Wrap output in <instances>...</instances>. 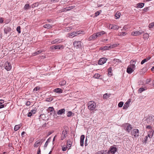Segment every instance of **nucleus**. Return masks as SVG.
Instances as JSON below:
<instances>
[{"instance_id":"obj_1","label":"nucleus","mask_w":154,"mask_h":154,"mask_svg":"<svg viewBox=\"0 0 154 154\" xmlns=\"http://www.w3.org/2000/svg\"><path fill=\"white\" fill-rule=\"evenodd\" d=\"M88 109L90 110H94L96 107V104L93 101H89L88 103Z\"/></svg>"},{"instance_id":"obj_2","label":"nucleus","mask_w":154,"mask_h":154,"mask_svg":"<svg viewBox=\"0 0 154 154\" xmlns=\"http://www.w3.org/2000/svg\"><path fill=\"white\" fill-rule=\"evenodd\" d=\"M117 151V149L116 147L112 146L110 147L109 150L106 152V153L107 154H115Z\"/></svg>"},{"instance_id":"obj_3","label":"nucleus","mask_w":154,"mask_h":154,"mask_svg":"<svg viewBox=\"0 0 154 154\" xmlns=\"http://www.w3.org/2000/svg\"><path fill=\"white\" fill-rule=\"evenodd\" d=\"M68 130L67 128H65L61 134V140H63L67 136Z\"/></svg>"},{"instance_id":"obj_4","label":"nucleus","mask_w":154,"mask_h":154,"mask_svg":"<svg viewBox=\"0 0 154 154\" xmlns=\"http://www.w3.org/2000/svg\"><path fill=\"white\" fill-rule=\"evenodd\" d=\"M135 67V66L134 64H132L129 66L127 68V72L129 74H131L134 71L133 69H134Z\"/></svg>"},{"instance_id":"obj_5","label":"nucleus","mask_w":154,"mask_h":154,"mask_svg":"<svg viewBox=\"0 0 154 154\" xmlns=\"http://www.w3.org/2000/svg\"><path fill=\"white\" fill-rule=\"evenodd\" d=\"M123 125L125 127V129L128 133L130 132L131 129L132 128V126L129 123H125Z\"/></svg>"},{"instance_id":"obj_6","label":"nucleus","mask_w":154,"mask_h":154,"mask_svg":"<svg viewBox=\"0 0 154 154\" xmlns=\"http://www.w3.org/2000/svg\"><path fill=\"white\" fill-rule=\"evenodd\" d=\"M131 135L135 138L138 137L139 136V130L137 129H133L131 132Z\"/></svg>"},{"instance_id":"obj_7","label":"nucleus","mask_w":154,"mask_h":154,"mask_svg":"<svg viewBox=\"0 0 154 154\" xmlns=\"http://www.w3.org/2000/svg\"><path fill=\"white\" fill-rule=\"evenodd\" d=\"M4 67L7 71H10L12 68V66L10 63L8 61L6 62L4 64Z\"/></svg>"},{"instance_id":"obj_8","label":"nucleus","mask_w":154,"mask_h":154,"mask_svg":"<svg viewBox=\"0 0 154 154\" xmlns=\"http://www.w3.org/2000/svg\"><path fill=\"white\" fill-rule=\"evenodd\" d=\"M50 48L52 50L60 49L63 48V46L62 45H54L51 46L50 47Z\"/></svg>"},{"instance_id":"obj_9","label":"nucleus","mask_w":154,"mask_h":154,"mask_svg":"<svg viewBox=\"0 0 154 154\" xmlns=\"http://www.w3.org/2000/svg\"><path fill=\"white\" fill-rule=\"evenodd\" d=\"M73 45L74 47L76 48H80L81 46V42L79 41H75L73 43Z\"/></svg>"},{"instance_id":"obj_10","label":"nucleus","mask_w":154,"mask_h":154,"mask_svg":"<svg viewBox=\"0 0 154 154\" xmlns=\"http://www.w3.org/2000/svg\"><path fill=\"white\" fill-rule=\"evenodd\" d=\"M107 60V59L106 57H102L98 61V64L99 65H103L105 63Z\"/></svg>"},{"instance_id":"obj_11","label":"nucleus","mask_w":154,"mask_h":154,"mask_svg":"<svg viewBox=\"0 0 154 154\" xmlns=\"http://www.w3.org/2000/svg\"><path fill=\"white\" fill-rule=\"evenodd\" d=\"M143 33L142 31H135V32H132L131 35H132L137 36Z\"/></svg>"},{"instance_id":"obj_12","label":"nucleus","mask_w":154,"mask_h":154,"mask_svg":"<svg viewBox=\"0 0 154 154\" xmlns=\"http://www.w3.org/2000/svg\"><path fill=\"white\" fill-rule=\"evenodd\" d=\"M63 39H61L59 38L55 39L51 42L52 44H54L56 43H60L63 42Z\"/></svg>"},{"instance_id":"obj_13","label":"nucleus","mask_w":154,"mask_h":154,"mask_svg":"<svg viewBox=\"0 0 154 154\" xmlns=\"http://www.w3.org/2000/svg\"><path fill=\"white\" fill-rule=\"evenodd\" d=\"M85 138V136L84 135H82L81 136L80 139V146H84V140Z\"/></svg>"},{"instance_id":"obj_14","label":"nucleus","mask_w":154,"mask_h":154,"mask_svg":"<svg viewBox=\"0 0 154 154\" xmlns=\"http://www.w3.org/2000/svg\"><path fill=\"white\" fill-rule=\"evenodd\" d=\"M4 32L5 33L7 34L11 30V29L10 27H6L4 29Z\"/></svg>"},{"instance_id":"obj_15","label":"nucleus","mask_w":154,"mask_h":154,"mask_svg":"<svg viewBox=\"0 0 154 154\" xmlns=\"http://www.w3.org/2000/svg\"><path fill=\"white\" fill-rule=\"evenodd\" d=\"M96 35V33L93 34L89 37L88 39V40L89 41H91L92 40L95 39L97 37V36Z\"/></svg>"},{"instance_id":"obj_16","label":"nucleus","mask_w":154,"mask_h":154,"mask_svg":"<svg viewBox=\"0 0 154 154\" xmlns=\"http://www.w3.org/2000/svg\"><path fill=\"white\" fill-rule=\"evenodd\" d=\"M101 49L103 50H109L111 49V47L109 46V45L107 44L106 46L101 47L100 48Z\"/></svg>"},{"instance_id":"obj_17","label":"nucleus","mask_w":154,"mask_h":154,"mask_svg":"<svg viewBox=\"0 0 154 154\" xmlns=\"http://www.w3.org/2000/svg\"><path fill=\"white\" fill-rule=\"evenodd\" d=\"M63 91V90L59 88H55L53 90V91L54 92H55L58 94H61L62 93Z\"/></svg>"},{"instance_id":"obj_18","label":"nucleus","mask_w":154,"mask_h":154,"mask_svg":"<svg viewBox=\"0 0 154 154\" xmlns=\"http://www.w3.org/2000/svg\"><path fill=\"white\" fill-rule=\"evenodd\" d=\"M42 143V142H41V141L40 140H37L35 142L34 144V146L35 147H37L39 145H41Z\"/></svg>"},{"instance_id":"obj_19","label":"nucleus","mask_w":154,"mask_h":154,"mask_svg":"<svg viewBox=\"0 0 154 154\" xmlns=\"http://www.w3.org/2000/svg\"><path fill=\"white\" fill-rule=\"evenodd\" d=\"M93 77L95 79H102V75H101L99 73H96L95 74Z\"/></svg>"},{"instance_id":"obj_20","label":"nucleus","mask_w":154,"mask_h":154,"mask_svg":"<svg viewBox=\"0 0 154 154\" xmlns=\"http://www.w3.org/2000/svg\"><path fill=\"white\" fill-rule=\"evenodd\" d=\"M106 150H104L99 151L97 152L95 154H107L106 153Z\"/></svg>"},{"instance_id":"obj_21","label":"nucleus","mask_w":154,"mask_h":154,"mask_svg":"<svg viewBox=\"0 0 154 154\" xmlns=\"http://www.w3.org/2000/svg\"><path fill=\"white\" fill-rule=\"evenodd\" d=\"M65 109H62L59 110L57 112V114L58 115H62L63 113H64Z\"/></svg>"},{"instance_id":"obj_22","label":"nucleus","mask_w":154,"mask_h":154,"mask_svg":"<svg viewBox=\"0 0 154 154\" xmlns=\"http://www.w3.org/2000/svg\"><path fill=\"white\" fill-rule=\"evenodd\" d=\"M105 33V32L103 31H101L99 32H97L96 33V35L97 37H100L102 35L104 34Z\"/></svg>"},{"instance_id":"obj_23","label":"nucleus","mask_w":154,"mask_h":154,"mask_svg":"<svg viewBox=\"0 0 154 154\" xmlns=\"http://www.w3.org/2000/svg\"><path fill=\"white\" fill-rule=\"evenodd\" d=\"M130 103V102L127 101L126 102L125 104L123 107V109H127L128 107L129 106V104Z\"/></svg>"},{"instance_id":"obj_24","label":"nucleus","mask_w":154,"mask_h":154,"mask_svg":"<svg viewBox=\"0 0 154 154\" xmlns=\"http://www.w3.org/2000/svg\"><path fill=\"white\" fill-rule=\"evenodd\" d=\"M72 142L70 141V140H67L66 146L70 148L72 146Z\"/></svg>"},{"instance_id":"obj_25","label":"nucleus","mask_w":154,"mask_h":154,"mask_svg":"<svg viewBox=\"0 0 154 154\" xmlns=\"http://www.w3.org/2000/svg\"><path fill=\"white\" fill-rule=\"evenodd\" d=\"M153 134V132L152 131V130L149 131L148 134L147 136L149 137V139L151 138Z\"/></svg>"},{"instance_id":"obj_26","label":"nucleus","mask_w":154,"mask_h":154,"mask_svg":"<svg viewBox=\"0 0 154 154\" xmlns=\"http://www.w3.org/2000/svg\"><path fill=\"white\" fill-rule=\"evenodd\" d=\"M48 112H51L50 114H52L53 113V111H54V109L53 107H50L47 109Z\"/></svg>"},{"instance_id":"obj_27","label":"nucleus","mask_w":154,"mask_h":154,"mask_svg":"<svg viewBox=\"0 0 154 154\" xmlns=\"http://www.w3.org/2000/svg\"><path fill=\"white\" fill-rule=\"evenodd\" d=\"M137 5V8H141L144 6V4L143 3H139Z\"/></svg>"},{"instance_id":"obj_28","label":"nucleus","mask_w":154,"mask_h":154,"mask_svg":"<svg viewBox=\"0 0 154 154\" xmlns=\"http://www.w3.org/2000/svg\"><path fill=\"white\" fill-rule=\"evenodd\" d=\"M75 7V6H72L66 7V8H65V9L66 11H68L70 10H71L74 8Z\"/></svg>"},{"instance_id":"obj_29","label":"nucleus","mask_w":154,"mask_h":154,"mask_svg":"<svg viewBox=\"0 0 154 154\" xmlns=\"http://www.w3.org/2000/svg\"><path fill=\"white\" fill-rule=\"evenodd\" d=\"M75 36V33L73 32L72 33L68 34V37L69 38H72Z\"/></svg>"},{"instance_id":"obj_30","label":"nucleus","mask_w":154,"mask_h":154,"mask_svg":"<svg viewBox=\"0 0 154 154\" xmlns=\"http://www.w3.org/2000/svg\"><path fill=\"white\" fill-rule=\"evenodd\" d=\"M43 27L44 28H47L48 29H51L52 28V26L49 24H46L44 25Z\"/></svg>"},{"instance_id":"obj_31","label":"nucleus","mask_w":154,"mask_h":154,"mask_svg":"<svg viewBox=\"0 0 154 154\" xmlns=\"http://www.w3.org/2000/svg\"><path fill=\"white\" fill-rule=\"evenodd\" d=\"M66 83V82L64 80H61L59 82V84L60 85H64Z\"/></svg>"},{"instance_id":"obj_32","label":"nucleus","mask_w":154,"mask_h":154,"mask_svg":"<svg viewBox=\"0 0 154 154\" xmlns=\"http://www.w3.org/2000/svg\"><path fill=\"white\" fill-rule=\"evenodd\" d=\"M121 15V13L120 12L118 11L115 14V17H116V19L119 18Z\"/></svg>"},{"instance_id":"obj_33","label":"nucleus","mask_w":154,"mask_h":154,"mask_svg":"<svg viewBox=\"0 0 154 154\" xmlns=\"http://www.w3.org/2000/svg\"><path fill=\"white\" fill-rule=\"evenodd\" d=\"M21 126V125H16L15 126L14 128V130L15 131H17L18 130H19Z\"/></svg>"},{"instance_id":"obj_34","label":"nucleus","mask_w":154,"mask_h":154,"mask_svg":"<svg viewBox=\"0 0 154 154\" xmlns=\"http://www.w3.org/2000/svg\"><path fill=\"white\" fill-rule=\"evenodd\" d=\"M148 137H148V136H146L144 138V140H143L142 141L143 143H145V144L146 143H147V142H148Z\"/></svg>"},{"instance_id":"obj_35","label":"nucleus","mask_w":154,"mask_h":154,"mask_svg":"<svg viewBox=\"0 0 154 154\" xmlns=\"http://www.w3.org/2000/svg\"><path fill=\"white\" fill-rule=\"evenodd\" d=\"M109 97V95L107 93H106L103 95V98L104 99H107Z\"/></svg>"},{"instance_id":"obj_36","label":"nucleus","mask_w":154,"mask_h":154,"mask_svg":"<svg viewBox=\"0 0 154 154\" xmlns=\"http://www.w3.org/2000/svg\"><path fill=\"white\" fill-rule=\"evenodd\" d=\"M74 115V113L72 112L71 111H69L67 113V116L68 117H70L73 116Z\"/></svg>"},{"instance_id":"obj_37","label":"nucleus","mask_w":154,"mask_h":154,"mask_svg":"<svg viewBox=\"0 0 154 154\" xmlns=\"http://www.w3.org/2000/svg\"><path fill=\"white\" fill-rule=\"evenodd\" d=\"M51 140V138L50 137L47 140L46 142H45V145H44V147H46L47 146V145H48V143H49Z\"/></svg>"},{"instance_id":"obj_38","label":"nucleus","mask_w":154,"mask_h":154,"mask_svg":"<svg viewBox=\"0 0 154 154\" xmlns=\"http://www.w3.org/2000/svg\"><path fill=\"white\" fill-rule=\"evenodd\" d=\"M119 27L116 25H112V27L111 28V29H113L114 30H116V29L117 30V29H119Z\"/></svg>"},{"instance_id":"obj_39","label":"nucleus","mask_w":154,"mask_h":154,"mask_svg":"<svg viewBox=\"0 0 154 154\" xmlns=\"http://www.w3.org/2000/svg\"><path fill=\"white\" fill-rule=\"evenodd\" d=\"M42 52V50H39L37 51L36 52L33 53V56H35L38 54L41 53Z\"/></svg>"},{"instance_id":"obj_40","label":"nucleus","mask_w":154,"mask_h":154,"mask_svg":"<svg viewBox=\"0 0 154 154\" xmlns=\"http://www.w3.org/2000/svg\"><path fill=\"white\" fill-rule=\"evenodd\" d=\"M37 110V108L36 107H35L33 109L31 110L30 112H31L32 114L33 115L36 112Z\"/></svg>"},{"instance_id":"obj_41","label":"nucleus","mask_w":154,"mask_h":154,"mask_svg":"<svg viewBox=\"0 0 154 154\" xmlns=\"http://www.w3.org/2000/svg\"><path fill=\"white\" fill-rule=\"evenodd\" d=\"M30 7L29 6V4H27L25 5L24 7V9L25 10H27L29 9Z\"/></svg>"},{"instance_id":"obj_42","label":"nucleus","mask_w":154,"mask_h":154,"mask_svg":"<svg viewBox=\"0 0 154 154\" xmlns=\"http://www.w3.org/2000/svg\"><path fill=\"white\" fill-rule=\"evenodd\" d=\"M127 33L125 32H120L118 34V35L120 36H124L125 35H126Z\"/></svg>"},{"instance_id":"obj_43","label":"nucleus","mask_w":154,"mask_h":154,"mask_svg":"<svg viewBox=\"0 0 154 154\" xmlns=\"http://www.w3.org/2000/svg\"><path fill=\"white\" fill-rule=\"evenodd\" d=\"M75 32V36L77 35H79L81 33H82L84 32L83 31H76V32Z\"/></svg>"},{"instance_id":"obj_44","label":"nucleus","mask_w":154,"mask_h":154,"mask_svg":"<svg viewBox=\"0 0 154 154\" xmlns=\"http://www.w3.org/2000/svg\"><path fill=\"white\" fill-rule=\"evenodd\" d=\"M145 90V89L142 88H140L138 90V92L139 93H141L142 92Z\"/></svg>"},{"instance_id":"obj_45","label":"nucleus","mask_w":154,"mask_h":154,"mask_svg":"<svg viewBox=\"0 0 154 154\" xmlns=\"http://www.w3.org/2000/svg\"><path fill=\"white\" fill-rule=\"evenodd\" d=\"M62 151H65L66 150L68 147L64 145L63 146H62Z\"/></svg>"},{"instance_id":"obj_46","label":"nucleus","mask_w":154,"mask_h":154,"mask_svg":"<svg viewBox=\"0 0 154 154\" xmlns=\"http://www.w3.org/2000/svg\"><path fill=\"white\" fill-rule=\"evenodd\" d=\"M40 89L38 87H35L33 89V92L34 93H36L37 92V91L39 90Z\"/></svg>"},{"instance_id":"obj_47","label":"nucleus","mask_w":154,"mask_h":154,"mask_svg":"<svg viewBox=\"0 0 154 154\" xmlns=\"http://www.w3.org/2000/svg\"><path fill=\"white\" fill-rule=\"evenodd\" d=\"M123 102L122 101L120 102L118 104V106L119 107H122L123 105Z\"/></svg>"},{"instance_id":"obj_48","label":"nucleus","mask_w":154,"mask_h":154,"mask_svg":"<svg viewBox=\"0 0 154 154\" xmlns=\"http://www.w3.org/2000/svg\"><path fill=\"white\" fill-rule=\"evenodd\" d=\"M112 69L111 67H110L108 70V73L109 75H111V73H112Z\"/></svg>"},{"instance_id":"obj_49","label":"nucleus","mask_w":154,"mask_h":154,"mask_svg":"<svg viewBox=\"0 0 154 154\" xmlns=\"http://www.w3.org/2000/svg\"><path fill=\"white\" fill-rule=\"evenodd\" d=\"M154 26V22H152L150 23L149 26V28H152Z\"/></svg>"},{"instance_id":"obj_50","label":"nucleus","mask_w":154,"mask_h":154,"mask_svg":"<svg viewBox=\"0 0 154 154\" xmlns=\"http://www.w3.org/2000/svg\"><path fill=\"white\" fill-rule=\"evenodd\" d=\"M16 29L18 33H20V26H18L17 27Z\"/></svg>"},{"instance_id":"obj_51","label":"nucleus","mask_w":154,"mask_h":154,"mask_svg":"<svg viewBox=\"0 0 154 154\" xmlns=\"http://www.w3.org/2000/svg\"><path fill=\"white\" fill-rule=\"evenodd\" d=\"M148 36H149V35L147 33H145V34H144V35H143V38H148Z\"/></svg>"},{"instance_id":"obj_52","label":"nucleus","mask_w":154,"mask_h":154,"mask_svg":"<svg viewBox=\"0 0 154 154\" xmlns=\"http://www.w3.org/2000/svg\"><path fill=\"white\" fill-rule=\"evenodd\" d=\"M147 61L146 60V59H144L141 62V64H143V63H145L147 62Z\"/></svg>"},{"instance_id":"obj_53","label":"nucleus","mask_w":154,"mask_h":154,"mask_svg":"<svg viewBox=\"0 0 154 154\" xmlns=\"http://www.w3.org/2000/svg\"><path fill=\"white\" fill-rule=\"evenodd\" d=\"M117 46V45L116 44H113L112 45H109V46L111 47V49L113 48L114 47H116Z\"/></svg>"},{"instance_id":"obj_54","label":"nucleus","mask_w":154,"mask_h":154,"mask_svg":"<svg viewBox=\"0 0 154 154\" xmlns=\"http://www.w3.org/2000/svg\"><path fill=\"white\" fill-rule=\"evenodd\" d=\"M152 126L151 125H147L146 127V128L148 129H150V131L152 130Z\"/></svg>"},{"instance_id":"obj_55","label":"nucleus","mask_w":154,"mask_h":154,"mask_svg":"<svg viewBox=\"0 0 154 154\" xmlns=\"http://www.w3.org/2000/svg\"><path fill=\"white\" fill-rule=\"evenodd\" d=\"M100 14V12L99 11H97L95 13V16L96 17L98 16Z\"/></svg>"},{"instance_id":"obj_56","label":"nucleus","mask_w":154,"mask_h":154,"mask_svg":"<svg viewBox=\"0 0 154 154\" xmlns=\"http://www.w3.org/2000/svg\"><path fill=\"white\" fill-rule=\"evenodd\" d=\"M31 103L29 101H27L26 102V106H29L30 105Z\"/></svg>"},{"instance_id":"obj_57","label":"nucleus","mask_w":154,"mask_h":154,"mask_svg":"<svg viewBox=\"0 0 154 154\" xmlns=\"http://www.w3.org/2000/svg\"><path fill=\"white\" fill-rule=\"evenodd\" d=\"M72 28V27H66V29L67 31H70Z\"/></svg>"},{"instance_id":"obj_58","label":"nucleus","mask_w":154,"mask_h":154,"mask_svg":"<svg viewBox=\"0 0 154 154\" xmlns=\"http://www.w3.org/2000/svg\"><path fill=\"white\" fill-rule=\"evenodd\" d=\"M52 100V99L51 98H47L46 99V101H48V102H50V101H51Z\"/></svg>"},{"instance_id":"obj_59","label":"nucleus","mask_w":154,"mask_h":154,"mask_svg":"<svg viewBox=\"0 0 154 154\" xmlns=\"http://www.w3.org/2000/svg\"><path fill=\"white\" fill-rule=\"evenodd\" d=\"M32 115V114L31 112H29L27 115V116L28 117H31V116Z\"/></svg>"},{"instance_id":"obj_60","label":"nucleus","mask_w":154,"mask_h":154,"mask_svg":"<svg viewBox=\"0 0 154 154\" xmlns=\"http://www.w3.org/2000/svg\"><path fill=\"white\" fill-rule=\"evenodd\" d=\"M37 154H41V150L40 148H39L38 149V150L37 152Z\"/></svg>"},{"instance_id":"obj_61","label":"nucleus","mask_w":154,"mask_h":154,"mask_svg":"<svg viewBox=\"0 0 154 154\" xmlns=\"http://www.w3.org/2000/svg\"><path fill=\"white\" fill-rule=\"evenodd\" d=\"M4 103V100H0V105L3 104Z\"/></svg>"},{"instance_id":"obj_62","label":"nucleus","mask_w":154,"mask_h":154,"mask_svg":"<svg viewBox=\"0 0 154 154\" xmlns=\"http://www.w3.org/2000/svg\"><path fill=\"white\" fill-rule=\"evenodd\" d=\"M148 10V8H144L143 9V11H144L145 12H146V11H147Z\"/></svg>"},{"instance_id":"obj_63","label":"nucleus","mask_w":154,"mask_h":154,"mask_svg":"<svg viewBox=\"0 0 154 154\" xmlns=\"http://www.w3.org/2000/svg\"><path fill=\"white\" fill-rule=\"evenodd\" d=\"M87 138H86V139H85V146H87L88 145V144H87Z\"/></svg>"},{"instance_id":"obj_64","label":"nucleus","mask_w":154,"mask_h":154,"mask_svg":"<svg viewBox=\"0 0 154 154\" xmlns=\"http://www.w3.org/2000/svg\"><path fill=\"white\" fill-rule=\"evenodd\" d=\"M5 107V105L4 104H2L0 105V109L2 108Z\"/></svg>"}]
</instances>
